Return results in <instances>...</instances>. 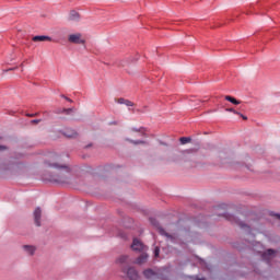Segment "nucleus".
Wrapping results in <instances>:
<instances>
[{"label": "nucleus", "instance_id": "obj_2", "mask_svg": "<svg viewBox=\"0 0 280 280\" xmlns=\"http://www.w3.org/2000/svg\"><path fill=\"white\" fill-rule=\"evenodd\" d=\"M196 149H187L183 151H178L172 158L173 163H189L191 159H194V154H196Z\"/></svg>", "mask_w": 280, "mask_h": 280}, {"label": "nucleus", "instance_id": "obj_28", "mask_svg": "<svg viewBox=\"0 0 280 280\" xmlns=\"http://www.w3.org/2000/svg\"><path fill=\"white\" fill-rule=\"evenodd\" d=\"M38 116V113H35V114H26V117H37Z\"/></svg>", "mask_w": 280, "mask_h": 280}, {"label": "nucleus", "instance_id": "obj_25", "mask_svg": "<svg viewBox=\"0 0 280 280\" xmlns=\"http://www.w3.org/2000/svg\"><path fill=\"white\" fill-rule=\"evenodd\" d=\"M125 106H135V103L130 100H125Z\"/></svg>", "mask_w": 280, "mask_h": 280}, {"label": "nucleus", "instance_id": "obj_6", "mask_svg": "<svg viewBox=\"0 0 280 280\" xmlns=\"http://www.w3.org/2000/svg\"><path fill=\"white\" fill-rule=\"evenodd\" d=\"M131 249L135 253H145V250H148V246H145L143 244V242H141V240L133 238L132 244H131Z\"/></svg>", "mask_w": 280, "mask_h": 280}, {"label": "nucleus", "instance_id": "obj_37", "mask_svg": "<svg viewBox=\"0 0 280 280\" xmlns=\"http://www.w3.org/2000/svg\"><path fill=\"white\" fill-rule=\"evenodd\" d=\"M4 170H8V167H4Z\"/></svg>", "mask_w": 280, "mask_h": 280}, {"label": "nucleus", "instance_id": "obj_29", "mask_svg": "<svg viewBox=\"0 0 280 280\" xmlns=\"http://www.w3.org/2000/svg\"><path fill=\"white\" fill-rule=\"evenodd\" d=\"M31 124H40V119H33Z\"/></svg>", "mask_w": 280, "mask_h": 280}, {"label": "nucleus", "instance_id": "obj_3", "mask_svg": "<svg viewBox=\"0 0 280 280\" xmlns=\"http://www.w3.org/2000/svg\"><path fill=\"white\" fill-rule=\"evenodd\" d=\"M120 270L124 275H126L129 280H139L141 277L139 276V271L135 267H126L121 266Z\"/></svg>", "mask_w": 280, "mask_h": 280}, {"label": "nucleus", "instance_id": "obj_21", "mask_svg": "<svg viewBox=\"0 0 280 280\" xmlns=\"http://www.w3.org/2000/svg\"><path fill=\"white\" fill-rule=\"evenodd\" d=\"M159 255H161V248L159 246H156L154 248V257H159Z\"/></svg>", "mask_w": 280, "mask_h": 280}, {"label": "nucleus", "instance_id": "obj_32", "mask_svg": "<svg viewBox=\"0 0 280 280\" xmlns=\"http://www.w3.org/2000/svg\"><path fill=\"white\" fill-rule=\"evenodd\" d=\"M15 69H16V67L15 68H10V69H8L5 71H15Z\"/></svg>", "mask_w": 280, "mask_h": 280}, {"label": "nucleus", "instance_id": "obj_9", "mask_svg": "<svg viewBox=\"0 0 280 280\" xmlns=\"http://www.w3.org/2000/svg\"><path fill=\"white\" fill-rule=\"evenodd\" d=\"M80 13L75 10H71L68 14V21H72L73 23L80 22Z\"/></svg>", "mask_w": 280, "mask_h": 280}, {"label": "nucleus", "instance_id": "obj_1", "mask_svg": "<svg viewBox=\"0 0 280 280\" xmlns=\"http://www.w3.org/2000/svg\"><path fill=\"white\" fill-rule=\"evenodd\" d=\"M49 167H55L56 170H60L57 175H54L49 182L50 183H59L65 185L69 183V174H71V168L67 164H59V163H49L46 162Z\"/></svg>", "mask_w": 280, "mask_h": 280}, {"label": "nucleus", "instance_id": "obj_30", "mask_svg": "<svg viewBox=\"0 0 280 280\" xmlns=\"http://www.w3.org/2000/svg\"><path fill=\"white\" fill-rule=\"evenodd\" d=\"M240 115V117H242V119H244L246 121V119H248V117L244 116L242 113L237 114Z\"/></svg>", "mask_w": 280, "mask_h": 280}, {"label": "nucleus", "instance_id": "obj_34", "mask_svg": "<svg viewBox=\"0 0 280 280\" xmlns=\"http://www.w3.org/2000/svg\"><path fill=\"white\" fill-rule=\"evenodd\" d=\"M196 280H207V279H205V278H198V277H197V279H196Z\"/></svg>", "mask_w": 280, "mask_h": 280}, {"label": "nucleus", "instance_id": "obj_22", "mask_svg": "<svg viewBox=\"0 0 280 280\" xmlns=\"http://www.w3.org/2000/svg\"><path fill=\"white\" fill-rule=\"evenodd\" d=\"M228 113H233L234 115H240V112L235 110V108H226Z\"/></svg>", "mask_w": 280, "mask_h": 280}, {"label": "nucleus", "instance_id": "obj_24", "mask_svg": "<svg viewBox=\"0 0 280 280\" xmlns=\"http://www.w3.org/2000/svg\"><path fill=\"white\" fill-rule=\"evenodd\" d=\"M62 113H66V115H70L73 113V108H63Z\"/></svg>", "mask_w": 280, "mask_h": 280}, {"label": "nucleus", "instance_id": "obj_33", "mask_svg": "<svg viewBox=\"0 0 280 280\" xmlns=\"http://www.w3.org/2000/svg\"><path fill=\"white\" fill-rule=\"evenodd\" d=\"M110 126H117V121L110 122Z\"/></svg>", "mask_w": 280, "mask_h": 280}, {"label": "nucleus", "instance_id": "obj_4", "mask_svg": "<svg viewBox=\"0 0 280 280\" xmlns=\"http://www.w3.org/2000/svg\"><path fill=\"white\" fill-rule=\"evenodd\" d=\"M149 221L151 222L152 226H155V229H158L160 235H163L164 237H167V240H171V242H174L176 240V237H174V235L167 233L165 231V229H163L161 226V223H159V221L154 218H150Z\"/></svg>", "mask_w": 280, "mask_h": 280}, {"label": "nucleus", "instance_id": "obj_15", "mask_svg": "<svg viewBox=\"0 0 280 280\" xmlns=\"http://www.w3.org/2000/svg\"><path fill=\"white\" fill-rule=\"evenodd\" d=\"M148 254L142 253L137 259H136V264H138L139 266H141V264H145V261H148Z\"/></svg>", "mask_w": 280, "mask_h": 280}, {"label": "nucleus", "instance_id": "obj_18", "mask_svg": "<svg viewBox=\"0 0 280 280\" xmlns=\"http://www.w3.org/2000/svg\"><path fill=\"white\" fill-rule=\"evenodd\" d=\"M131 130L132 132H139L140 137H148V133H145L147 132L145 127H140L139 129L132 128Z\"/></svg>", "mask_w": 280, "mask_h": 280}, {"label": "nucleus", "instance_id": "obj_5", "mask_svg": "<svg viewBox=\"0 0 280 280\" xmlns=\"http://www.w3.org/2000/svg\"><path fill=\"white\" fill-rule=\"evenodd\" d=\"M223 218H225V220H229V222H232L233 224H237V226H240L241 229H250V226H248V224H246L242 220L235 218V215H233V214L224 213Z\"/></svg>", "mask_w": 280, "mask_h": 280}, {"label": "nucleus", "instance_id": "obj_35", "mask_svg": "<svg viewBox=\"0 0 280 280\" xmlns=\"http://www.w3.org/2000/svg\"><path fill=\"white\" fill-rule=\"evenodd\" d=\"M91 145H93V144H88L85 148H91Z\"/></svg>", "mask_w": 280, "mask_h": 280}, {"label": "nucleus", "instance_id": "obj_23", "mask_svg": "<svg viewBox=\"0 0 280 280\" xmlns=\"http://www.w3.org/2000/svg\"><path fill=\"white\" fill-rule=\"evenodd\" d=\"M60 97H62L63 100H66V102H70V104H73V100L67 97L65 94H61Z\"/></svg>", "mask_w": 280, "mask_h": 280}, {"label": "nucleus", "instance_id": "obj_12", "mask_svg": "<svg viewBox=\"0 0 280 280\" xmlns=\"http://www.w3.org/2000/svg\"><path fill=\"white\" fill-rule=\"evenodd\" d=\"M142 275H143L144 279H154V277H158V273L150 268L144 269L142 271Z\"/></svg>", "mask_w": 280, "mask_h": 280}, {"label": "nucleus", "instance_id": "obj_13", "mask_svg": "<svg viewBox=\"0 0 280 280\" xmlns=\"http://www.w3.org/2000/svg\"><path fill=\"white\" fill-rule=\"evenodd\" d=\"M23 249L25 250V253H27V255H30L31 257L34 255V253H36V247L34 245H23Z\"/></svg>", "mask_w": 280, "mask_h": 280}, {"label": "nucleus", "instance_id": "obj_20", "mask_svg": "<svg viewBox=\"0 0 280 280\" xmlns=\"http://www.w3.org/2000/svg\"><path fill=\"white\" fill-rule=\"evenodd\" d=\"M179 142L182 143V145H187V143H191V138L182 137V138H179Z\"/></svg>", "mask_w": 280, "mask_h": 280}, {"label": "nucleus", "instance_id": "obj_10", "mask_svg": "<svg viewBox=\"0 0 280 280\" xmlns=\"http://www.w3.org/2000/svg\"><path fill=\"white\" fill-rule=\"evenodd\" d=\"M34 215V222L36 226H40V218L43 215V210H40V207H37L33 213Z\"/></svg>", "mask_w": 280, "mask_h": 280}, {"label": "nucleus", "instance_id": "obj_11", "mask_svg": "<svg viewBox=\"0 0 280 280\" xmlns=\"http://www.w3.org/2000/svg\"><path fill=\"white\" fill-rule=\"evenodd\" d=\"M33 43H45L49 42L51 43V37L47 35H36L32 38Z\"/></svg>", "mask_w": 280, "mask_h": 280}, {"label": "nucleus", "instance_id": "obj_14", "mask_svg": "<svg viewBox=\"0 0 280 280\" xmlns=\"http://www.w3.org/2000/svg\"><path fill=\"white\" fill-rule=\"evenodd\" d=\"M126 141H128V143H132V145H148V141L145 140H132V139L126 138Z\"/></svg>", "mask_w": 280, "mask_h": 280}, {"label": "nucleus", "instance_id": "obj_16", "mask_svg": "<svg viewBox=\"0 0 280 280\" xmlns=\"http://www.w3.org/2000/svg\"><path fill=\"white\" fill-rule=\"evenodd\" d=\"M275 253H276L275 249H267V250L262 254V259H266V260L272 259Z\"/></svg>", "mask_w": 280, "mask_h": 280}, {"label": "nucleus", "instance_id": "obj_17", "mask_svg": "<svg viewBox=\"0 0 280 280\" xmlns=\"http://www.w3.org/2000/svg\"><path fill=\"white\" fill-rule=\"evenodd\" d=\"M226 102H230L231 104H234V106H238V104H242V101H237V98L226 95L225 96Z\"/></svg>", "mask_w": 280, "mask_h": 280}, {"label": "nucleus", "instance_id": "obj_26", "mask_svg": "<svg viewBox=\"0 0 280 280\" xmlns=\"http://www.w3.org/2000/svg\"><path fill=\"white\" fill-rule=\"evenodd\" d=\"M117 103L118 104H126V98L120 97V98L117 100Z\"/></svg>", "mask_w": 280, "mask_h": 280}, {"label": "nucleus", "instance_id": "obj_31", "mask_svg": "<svg viewBox=\"0 0 280 280\" xmlns=\"http://www.w3.org/2000/svg\"><path fill=\"white\" fill-rule=\"evenodd\" d=\"M8 150V147L0 144V151Z\"/></svg>", "mask_w": 280, "mask_h": 280}, {"label": "nucleus", "instance_id": "obj_8", "mask_svg": "<svg viewBox=\"0 0 280 280\" xmlns=\"http://www.w3.org/2000/svg\"><path fill=\"white\" fill-rule=\"evenodd\" d=\"M63 137H67L68 139H75L78 137V131H75L72 128H66L62 131Z\"/></svg>", "mask_w": 280, "mask_h": 280}, {"label": "nucleus", "instance_id": "obj_7", "mask_svg": "<svg viewBox=\"0 0 280 280\" xmlns=\"http://www.w3.org/2000/svg\"><path fill=\"white\" fill-rule=\"evenodd\" d=\"M68 40H69V43H72L73 45H85L86 44V40L82 39L81 33L69 35Z\"/></svg>", "mask_w": 280, "mask_h": 280}, {"label": "nucleus", "instance_id": "obj_36", "mask_svg": "<svg viewBox=\"0 0 280 280\" xmlns=\"http://www.w3.org/2000/svg\"><path fill=\"white\" fill-rule=\"evenodd\" d=\"M21 67H23V63H21Z\"/></svg>", "mask_w": 280, "mask_h": 280}, {"label": "nucleus", "instance_id": "obj_19", "mask_svg": "<svg viewBox=\"0 0 280 280\" xmlns=\"http://www.w3.org/2000/svg\"><path fill=\"white\" fill-rule=\"evenodd\" d=\"M127 262H128V255H122V256L118 257L117 260H116V264L124 265V264H127Z\"/></svg>", "mask_w": 280, "mask_h": 280}, {"label": "nucleus", "instance_id": "obj_27", "mask_svg": "<svg viewBox=\"0 0 280 280\" xmlns=\"http://www.w3.org/2000/svg\"><path fill=\"white\" fill-rule=\"evenodd\" d=\"M270 215H272L273 218H277V220H280V213L271 212Z\"/></svg>", "mask_w": 280, "mask_h": 280}]
</instances>
